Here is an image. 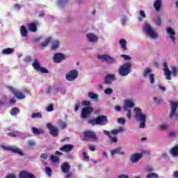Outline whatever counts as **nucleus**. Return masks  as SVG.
<instances>
[{"instance_id":"obj_31","label":"nucleus","mask_w":178,"mask_h":178,"mask_svg":"<svg viewBox=\"0 0 178 178\" xmlns=\"http://www.w3.org/2000/svg\"><path fill=\"white\" fill-rule=\"evenodd\" d=\"M13 52H15L13 48H6L2 50L3 55H10V54H13Z\"/></svg>"},{"instance_id":"obj_12","label":"nucleus","mask_w":178,"mask_h":178,"mask_svg":"<svg viewBox=\"0 0 178 178\" xmlns=\"http://www.w3.org/2000/svg\"><path fill=\"white\" fill-rule=\"evenodd\" d=\"M78 76L79 72L76 70H72L66 75V80H67V81H73L76 80Z\"/></svg>"},{"instance_id":"obj_6","label":"nucleus","mask_w":178,"mask_h":178,"mask_svg":"<svg viewBox=\"0 0 178 178\" xmlns=\"http://www.w3.org/2000/svg\"><path fill=\"white\" fill-rule=\"evenodd\" d=\"M0 148H2L5 151H8L10 152H13V154H18L20 156H24V154L20 149L17 147H12L6 145H0Z\"/></svg>"},{"instance_id":"obj_43","label":"nucleus","mask_w":178,"mask_h":178,"mask_svg":"<svg viewBox=\"0 0 178 178\" xmlns=\"http://www.w3.org/2000/svg\"><path fill=\"white\" fill-rule=\"evenodd\" d=\"M82 156H83L84 161H90V156H88V154H87V152H83L82 153Z\"/></svg>"},{"instance_id":"obj_55","label":"nucleus","mask_w":178,"mask_h":178,"mask_svg":"<svg viewBox=\"0 0 178 178\" xmlns=\"http://www.w3.org/2000/svg\"><path fill=\"white\" fill-rule=\"evenodd\" d=\"M110 142L111 143H118V138H116V137L112 138V136H111L110 137Z\"/></svg>"},{"instance_id":"obj_2","label":"nucleus","mask_w":178,"mask_h":178,"mask_svg":"<svg viewBox=\"0 0 178 178\" xmlns=\"http://www.w3.org/2000/svg\"><path fill=\"white\" fill-rule=\"evenodd\" d=\"M88 124H90L91 126H105L109 123V120H108V117L105 115H101L97 117L95 119H89L87 121Z\"/></svg>"},{"instance_id":"obj_36","label":"nucleus","mask_w":178,"mask_h":178,"mask_svg":"<svg viewBox=\"0 0 178 178\" xmlns=\"http://www.w3.org/2000/svg\"><path fill=\"white\" fill-rule=\"evenodd\" d=\"M170 154L173 156H178V145L175 146L170 151Z\"/></svg>"},{"instance_id":"obj_32","label":"nucleus","mask_w":178,"mask_h":178,"mask_svg":"<svg viewBox=\"0 0 178 178\" xmlns=\"http://www.w3.org/2000/svg\"><path fill=\"white\" fill-rule=\"evenodd\" d=\"M57 124L60 129H66L67 127V124L62 120H58Z\"/></svg>"},{"instance_id":"obj_63","label":"nucleus","mask_w":178,"mask_h":178,"mask_svg":"<svg viewBox=\"0 0 178 178\" xmlns=\"http://www.w3.org/2000/svg\"><path fill=\"white\" fill-rule=\"evenodd\" d=\"M104 133L105 134V136H107L108 137L111 138V132H109L108 131L104 130Z\"/></svg>"},{"instance_id":"obj_21","label":"nucleus","mask_w":178,"mask_h":178,"mask_svg":"<svg viewBox=\"0 0 178 178\" xmlns=\"http://www.w3.org/2000/svg\"><path fill=\"white\" fill-rule=\"evenodd\" d=\"M112 156L114 155H124V152L122 150V146H118L114 149L111 150Z\"/></svg>"},{"instance_id":"obj_59","label":"nucleus","mask_w":178,"mask_h":178,"mask_svg":"<svg viewBox=\"0 0 178 178\" xmlns=\"http://www.w3.org/2000/svg\"><path fill=\"white\" fill-rule=\"evenodd\" d=\"M161 130H166L168 129V125L166 124H161L160 125Z\"/></svg>"},{"instance_id":"obj_51","label":"nucleus","mask_w":178,"mask_h":178,"mask_svg":"<svg viewBox=\"0 0 178 178\" xmlns=\"http://www.w3.org/2000/svg\"><path fill=\"white\" fill-rule=\"evenodd\" d=\"M47 112H52L54 111V104H50L47 108Z\"/></svg>"},{"instance_id":"obj_25","label":"nucleus","mask_w":178,"mask_h":178,"mask_svg":"<svg viewBox=\"0 0 178 178\" xmlns=\"http://www.w3.org/2000/svg\"><path fill=\"white\" fill-rule=\"evenodd\" d=\"M153 6L156 12H159L161 8H162V0H156L153 4Z\"/></svg>"},{"instance_id":"obj_4","label":"nucleus","mask_w":178,"mask_h":178,"mask_svg":"<svg viewBox=\"0 0 178 178\" xmlns=\"http://www.w3.org/2000/svg\"><path fill=\"white\" fill-rule=\"evenodd\" d=\"M143 30H145L147 35H149V37H151V38H153V40H156V38H158V34H156V31L152 29L149 24H145L143 26Z\"/></svg>"},{"instance_id":"obj_7","label":"nucleus","mask_w":178,"mask_h":178,"mask_svg":"<svg viewBox=\"0 0 178 178\" xmlns=\"http://www.w3.org/2000/svg\"><path fill=\"white\" fill-rule=\"evenodd\" d=\"M32 66L36 72H40V73H48V70L44 67H41L38 58L34 59Z\"/></svg>"},{"instance_id":"obj_60","label":"nucleus","mask_w":178,"mask_h":178,"mask_svg":"<svg viewBox=\"0 0 178 178\" xmlns=\"http://www.w3.org/2000/svg\"><path fill=\"white\" fill-rule=\"evenodd\" d=\"M70 177H73V172H67V174L65 177V178H70Z\"/></svg>"},{"instance_id":"obj_49","label":"nucleus","mask_w":178,"mask_h":178,"mask_svg":"<svg viewBox=\"0 0 178 178\" xmlns=\"http://www.w3.org/2000/svg\"><path fill=\"white\" fill-rule=\"evenodd\" d=\"M34 145H35V143H34V141H33V140H29V141L28 142V147H29V148H31V147H34Z\"/></svg>"},{"instance_id":"obj_62","label":"nucleus","mask_w":178,"mask_h":178,"mask_svg":"<svg viewBox=\"0 0 178 178\" xmlns=\"http://www.w3.org/2000/svg\"><path fill=\"white\" fill-rule=\"evenodd\" d=\"M6 178H16V175L15 174H9L6 177Z\"/></svg>"},{"instance_id":"obj_52","label":"nucleus","mask_w":178,"mask_h":178,"mask_svg":"<svg viewBox=\"0 0 178 178\" xmlns=\"http://www.w3.org/2000/svg\"><path fill=\"white\" fill-rule=\"evenodd\" d=\"M40 158L42 159H47L48 158V154L47 153H42L40 154Z\"/></svg>"},{"instance_id":"obj_26","label":"nucleus","mask_w":178,"mask_h":178,"mask_svg":"<svg viewBox=\"0 0 178 178\" xmlns=\"http://www.w3.org/2000/svg\"><path fill=\"white\" fill-rule=\"evenodd\" d=\"M86 37L90 42H98V37L92 33H88Z\"/></svg>"},{"instance_id":"obj_53","label":"nucleus","mask_w":178,"mask_h":178,"mask_svg":"<svg viewBox=\"0 0 178 178\" xmlns=\"http://www.w3.org/2000/svg\"><path fill=\"white\" fill-rule=\"evenodd\" d=\"M24 62H26L27 63H29V62H31V56L25 57V58L24 59Z\"/></svg>"},{"instance_id":"obj_15","label":"nucleus","mask_w":178,"mask_h":178,"mask_svg":"<svg viewBox=\"0 0 178 178\" xmlns=\"http://www.w3.org/2000/svg\"><path fill=\"white\" fill-rule=\"evenodd\" d=\"M165 33L169 35L170 39L171 40L172 44H176V32L170 27L167 28Z\"/></svg>"},{"instance_id":"obj_40","label":"nucleus","mask_w":178,"mask_h":178,"mask_svg":"<svg viewBox=\"0 0 178 178\" xmlns=\"http://www.w3.org/2000/svg\"><path fill=\"white\" fill-rule=\"evenodd\" d=\"M51 41H52V38L49 37L47 38L42 44V47H47L48 45V44H49V42H51Z\"/></svg>"},{"instance_id":"obj_5","label":"nucleus","mask_w":178,"mask_h":178,"mask_svg":"<svg viewBox=\"0 0 178 178\" xmlns=\"http://www.w3.org/2000/svg\"><path fill=\"white\" fill-rule=\"evenodd\" d=\"M94 112V108L92 106L84 107L81 109V119H87L90 118L91 114Z\"/></svg>"},{"instance_id":"obj_8","label":"nucleus","mask_w":178,"mask_h":178,"mask_svg":"<svg viewBox=\"0 0 178 178\" xmlns=\"http://www.w3.org/2000/svg\"><path fill=\"white\" fill-rule=\"evenodd\" d=\"M47 129L49 130V134L52 136L53 137H58L59 136V129L58 127L54 126L51 123H47Z\"/></svg>"},{"instance_id":"obj_30","label":"nucleus","mask_w":178,"mask_h":178,"mask_svg":"<svg viewBox=\"0 0 178 178\" xmlns=\"http://www.w3.org/2000/svg\"><path fill=\"white\" fill-rule=\"evenodd\" d=\"M20 34L22 37H27L28 35L27 29L24 25L20 26Z\"/></svg>"},{"instance_id":"obj_27","label":"nucleus","mask_w":178,"mask_h":178,"mask_svg":"<svg viewBox=\"0 0 178 178\" xmlns=\"http://www.w3.org/2000/svg\"><path fill=\"white\" fill-rule=\"evenodd\" d=\"M27 27L31 33H35L37 31V24L35 23L28 24Z\"/></svg>"},{"instance_id":"obj_38","label":"nucleus","mask_w":178,"mask_h":178,"mask_svg":"<svg viewBox=\"0 0 178 178\" xmlns=\"http://www.w3.org/2000/svg\"><path fill=\"white\" fill-rule=\"evenodd\" d=\"M41 118H42L41 113H33L31 115V119H41Z\"/></svg>"},{"instance_id":"obj_61","label":"nucleus","mask_w":178,"mask_h":178,"mask_svg":"<svg viewBox=\"0 0 178 178\" xmlns=\"http://www.w3.org/2000/svg\"><path fill=\"white\" fill-rule=\"evenodd\" d=\"M20 8H22V6L20 4H15L14 6V9L15 10H19V9H20Z\"/></svg>"},{"instance_id":"obj_57","label":"nucleus","mask_w":178,"mask_h":178,"mask_svg":"<svg viewBox=\"0 0 178 178\" xmlns=\"http://www.w3.org/2000/svg\"><path fill=\"white\" fill-rule=\"evenodd\" d=\"M7 136H8V137H17V135H16L14 132L8 133Z\"/></svg>"},{"instance_id":"obj_41","label":"nucleus","mask_w":178,"mask_h":178,"mask_svg":"<svg viewBox=\"0 0 178 178\" xmlns=\"http://www.w3.org/2000/svg\"><path fill=\"white\" fill-rule=\"evenodd\" d=\"M139 15H140V16H141V17L138 18L139 22H141V20H143V19H145L146 15H145V12H144V10H140Z\"/></svg>"},{"instance_id":"obj_22","label":"nucleus","mask_w":178,"mask_h":178,"mask_svg":"<svg viewBox=\"0 0 178 178\" xmlns=\"http://www.w3.org/2000/svg\"><path fill=\"white\" fill-rule=\"evenodd\" d=\"M60 169L63 173H69L70 171V165L67 162L63 163L60 166Z\"/></svg>"},{"instance_id":"obj_33","label":"nucleus","mask_w":178,"mask_h":178,"mask_svg":"<svg viewBox=\"0 0 178 178\" xmlns=\"http://www.w3.org/2000/svg\"><path fill=\"white\" fill-rule=\"evenodd\" d=\"M32 131L35 134V136H40V134H44V130L38 129L35 127L32 128Z\"/></svg>"},{"instance_id":"obj_34","label":"nucleus","mask_w":178,"mask_h":178,"mask_svg":"<svg viewBox=\"0 0 178 178\" xmlns=\"http://www.w3.org/2000/svg\"><path fill=\"white\" fill-rule=\"evenodd\" d=\"M88 97L91 99H93V101H95L96 102L98 101V95L92 92H90L88 93Z\"/></svg>"},{"instance_id":"obj_23","label":"nucleus","mask_w":178,"mask_h":178,"mask_svg":"<svg viewBox=\"0 0 178 178\" xmlns=\"http://www.w3.org/2000/svg\"><path fill=\"white\" fill-rule=\"evenodd\" d=\"M142 157H143L142 154L137 153L132 155L130 158V160H131V162H132V163H137V162L140 161V159Z\"/></svg>"},{"instance_id":"obj_16","label":"nucleus","mask_w":178,"mask_h":178,"mask_svg":"<svg viewBox=\"0 0 178 178\" xmlns=\"http://www.w3.org/2000/svg\"><path fill=\"white\" fill-rule=\"evenodd\" d=\"M18 177L19 178H36L35 175H34L26 170L19 172V173L18 175Z\"/></svg>"},{"instance_id":"obj_29","label":"nucleus","mask_w":178,"mask_h":178,"mask_svg":"<svg viewBox=\"0 0 178 178\" xmlns=\"http://www.w3.org/2000/svg\"><path fill=\"white\" fill-rule=\"evenodd\" d=\"M60 44V42L58 40H53L51 42V49L55 50V49H58V48H59V45Z\"/></svg>"},{"instance_id":"obj_28","label":"nucleus","mask_w":178,"mask_h":178,"mask_svg":"<svg viewBox=\"0 0 178 178\" xmlns=\"http://www.w3.org/2000/svg\"><path fill=\"white\" fill-rule=\"evenodd\" d=\"M11 116H17L18 113H20V109L17 107H14L10 111Z\"/></svg>"},{"instance_id":"obj_20","label":"nucleus","mask_w":178,"mask_h":178,"mask_svg":"<svg viewBox=\"0 0 178 178\" xmlns=\"http://www.w3.org/2000/svg\"><path fill=\"white\" fill-rule=\"evenodd\" d=\"M134 106H135L134 102L131 99H127V100H125L124 102L123 108H124V111H127L129 110V108H134Z\"/></svg>"},{"instance_id":"obj_54","label":"nucleus","mask_w":178,"mask_h":178,"mask_svg":"<svg viewBox=\"0 0 178 178\" xmlns=\"http://www.w3.org/2000/svg\"><path fill=\"white\" fill-rule=\"evenodd\" d=\"M80 105H81V104L80 102L79 103H76L75 104V106H74V111L75 112H77V111H79V108H80Z\"/></svg>"},{"instance_id":"obj_35","label":"nucleus","mask_w":178,"mask_h":178,"mask_svg":"<svg viewBox=\"0 0 178 178\" xmlns=\"http://www.w3.org/2000/svg\"><path fill=\"white\" fill-rule=\"evenodd\" d=\"M120 44L121 45L122 49H124V50L127 49V47H126V45L127 44V41H126V40L121 39L120 40Z\"/></svg>"},{"instance_id":"obj_19","label":"nucleus","mask_w":178,"mask_h":178,"mask_svg":"<svg viewBox=\"0 0 178 178\" xmlns=\"http://www.w3.org/2000/svg\"><path fill=\"white\" fill-rule=\"evenodd\" d=\"M163 66H164V69H163L164 75L165 76L166 80H172V78L170 76L172 74V72L169 70V67H168V63H164Z\"/></svg>"},{"instance_id":"obj_39","label":"nucleus","mask_w":178,"mask_h":178,"mask_svg":"<svg viewBox=\"0 0 178 178\" xmlns=\"http://www.w3.org/2000/svg\"><path fill=\"white\" fill-rule=\"evenodd\" d=\"M44 171L48 177H51V176H52V169L51 168L46 167Z\"/></svg>"},{"instance_id":"obj_17","label":"nucleus","mask_w":178,"mask_h":178,"mask_svg":"<svg viewBox=\"0 0 178 178\" xmlns=\"http://www.w3.org/2000/svg\"><path fill=\"white\" fill-rule=\"evenodd\" d=\"M116 80V76L113 74H108L104 79V84H107L108 86L111 85L113 81Z\"/></svg>"},{"instance_id":"obj_13","label":"nucleus","mask_w":178,"mask_h":178,"mask_svg":"<svg viewBox=\"0 0 178 178\" xmlns=\"http://www.w3.org/2000/svg\"><path fill=\"white\" fill-rule=\"evenodd\" d=\"M98 59H102V60H104L106 63H115L116 62V59L108 54H103L97 56Z\"/></svg>"},{"instance_id":"obj_14","label":"nucleus","mask_w":178,"mask_h":178,"mask_svg":"<svg viewBox=\"0 0 178 178\" xmlns=\"http://www.w3.org/2000/svg\"><path fill=\"white\" fill-rule=\"evenodd\" d=\"M53 59L55 63H60L61 62H63L65 59H66V56L62 53H56L53 57Z\"/></svg>"},{"instance_id":"obj_42","label":"nucleus","mask_w":178,"mask_h":178,"mask_svg":"<svg viewBox=\"0 0 178 178\" xmlns=\"http://www.w3.org/2000/svg\"><path fill=\"white\" fill-rule=\"evenodd\" d=\"M146 178H159V175L154 172H151L146 176Z\"/></svg>"},{"instance_id":"obj_56","label":"nucleus","mask_w":178,"mask_h":178,"mask_svg":"<svg viewBox=\"0 0 178 178\" xmlns=\"http://www.w3.org/2000/svg\"><path fill=\"white\" fill-rule=\"evenodd\" d=\"M127 118L131 119V110H127Z\"/></svg>"},{"instance_id":"obj_1","label":"nucleus","mask_w":178,"mask_h":178,"mask_svg":"<svg viewBox=\"0 0 178 178\" xmlns=\"http://www.w3.org/2000/svg\"><path fill=\"white\" fill-rule=\"evenodd\" d=\"M135 119L140 122L139 127L144 129L145 127V122H147V116L143 114V110L140 107L134 108Z\"/></svg>"},{"instance_id":"obj_9","label":"nucleus","mask_w":178,"mask_h":178,"mask_svg":"<svg viewBox=\"0 0 178 178\" xmlns=\"http://www.w3.org/2000/svg\"><path fill=\"white\" fill-rule=\"evenodd\" d=\"M177 108H178L177 102H171L170 119H172L173 116H175V118H178V113H176V111H177Z\"/></svg>"},{"instance_id":"obj_64","label":"nucleus","mask_w":178,"mask_h":178,"mask_svg":"<svg viewBox=\"0 0 178 178\" xmlns=\"http://www.w3.org/2000/svg\"><path fill=\"white\" fill-rule=\"evenodd\" d=\"M118 178H129V175H125V174H122L120 175Z\"/></svg>"},{"instance_id":"obj_48","label":"nucleus","mask_w":178,"mask_h":178,"mask_svg":"<svg viewBox=\"0 0 178 178\" xmlns=\"http://www.w3.org/2000/svg\"><path fill=\"white\" fill-rule=\"evenodd\" d=\"M118 122L120 124H124V123H126V120L124 118H118Z\"/></svg>"},{"instance_id":"obj_45","label":"nucleus","mask_w":178,"mask_h":178,"mask_svg":"<svg viewBox=\"0 0 178 178\" xmlns=\"http://www.w3.org/2000/svg\"><path fill=\"white\" fill-rule=\"evenodd\" d=\"M156 26H161L162 24V20L161 19V17H158L156 19Z\"/></svg>"},{"instance_id":"obj_18","label":"nucleus","mask_w":178,"mask_h":178,"mask_svg":"<svg viewBox=\"0 0 178 178\" xmlns=\"http://www.w3.org/2000/svg\"><path fill=\"white\" fill-rule=\"evenodd\" d=\"M9 89L11 90L13 94H14V95H15V97L18 99H23V98H25L26 96H24L23 92H22V91H19L12 87H9Z\"/></svg>"},{"instance_id":"obj_11","label":"nucleus","mask_w":178,"mask_h":178,"mask_svg":"<svg viewBox=\"0 0 178 178\" xmlns=\"http://www.w3.org/2000/svg\"><path fill=\"white\" fill-rule=\"evenodd\" d=\"M152 72V70L149 67H147L143 72V77H147V75L149 74V80L150 84H154L155 83V75L154 74H151Z\"/></svg>"},{"instance_id":"obj_58","label":"nucleus","mask_w":178,"mask_h":178,"mask_svg":"<svg viewBox=\"0 0 178 178\" xmlns=\"http://www.w3.org/2000/svg\"><path fill=\"white\" fill-rule=\"evenodd\" d=\"M69 2V0H59L58 5H62L63 3H67Z\"/></svg>"},{"instance_id":"obj_47","label":"nucleus","mask_w":178,"mask_h":178,"mask_svg":"<svg viewBox=\"0 0 178 178\" xmlns=\"http://www.w3.org/2000/svg\"><path fill=\"white\" fill-rule=\"evenodd\" d=\"M120 131H123V129L120 130V129H114L111 131L112 134H113L114 136H116V134L120 133Z\"/></svg>"},{"instance_id":"obj_24","label":"nucleus","mask_w":178,"mask_h":178,"mask_svg":"<svg viewBox=\"0 0 178 178\" xmlns=\"http://www.w3.org/2000/svg\"><path fill=\"white\" fill-rule=\"evenodd\" d=\"M73 149V145L70 144L65 145L60 148V151L63 152H70Z\"/></svg>"},{"instance_id":"obj_46","label":"nucleus","mask_w":178,"mask_h":178,"mask_svg":"<svg viewBox=\"0 0 178 178\" xmlns=\"http://www.w3.org/2000/svg\"><path fill=\"white\" fill-rule=\"evenodd\" d=\"M120 58H123V59H124V60H130V59H131V57H130L129 56H127L126 54L120 55Z\"/></svg>"},{"instance_id":"obj_3","label":"nucleus","mask_w":178,"mask_h":178,"mask_svg":"<svg viewBox=\"0 0 178 178\" xmlns=\"http://www.w3.org/2000/svg\"><path fill=\"white\" fill-rule=\"evenodd\" d=\"M132 65L131 63L127 62L120 65L118 70V72L119 76L122 77H124V76H127L130 74L131 72Z\"/></svg>"},{"instance_id":"obj_50","label":"nucleus","mask_w":178,"mask_h":178,"mask_svg":"<svg viewBox=\"0 0 178 178\" xmlns=\"http://www.w3.org/2000/svg\"><path fill=\"white\" fill-rule=\"evenodd\" d=\"M82 105L84 106H90V105H91V102L90 101H83Z\"/></svg>"},{"instance_id":"obj_44","label":"nucleus","mask_w":178,"mask_h":178,"mask_svg":"<svg viewBox=\"0 0 178 178\" xmlns=\"http://www.w3.org/2000/svg\"><path fill=\"white\" fill-rule=\"evenodd\" d=\"M113 92V90H112L111 88H106L104 90V94H106V95H111V94H112Z\"/></svg>"},{"instance_id":"obj_10","label":"nucleus","mask_w":178,"mask_h":178,"mask_svg":"<svg viewBox=\"0 0 178 178\" xmlns=\"http://www.w3.org/2000/svg\"><path fill=\"white\" fill-rule=\"evenodd\" d=\"M84 138H87V140H93L94 141H97L99 140L98 136L95 134V132L88 130L83 132Z\"/></svg>"},{"instance_id":"obj_37","label":"nucleus","mask_w":178,"mask_h":178,"mask_svg":"<svg viewBox=\"0 0 178 178\" xmlns=\"http://www.w3.org/2000/svg\"><path fill=\"white\" fill-rule=\"evenodd\" d=\"M50 161L51 162H53V163H59V157L55 155H51L50 156Z\"/></svg>"}]
</instances>
